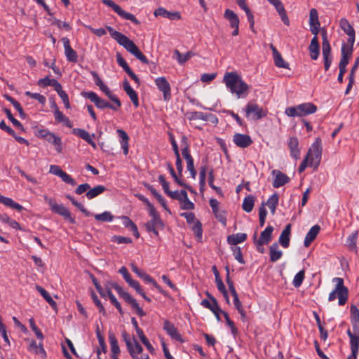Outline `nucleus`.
<instances>
[{
  "instance_id": "f257e3e1",
  "label": "nucleus",
  "mask_w": 359,
  "mask_h": 359,
  "mask_svg": "<svg viewBox=\"0 0 359 359\" xmlns=\"http://www.w3.org/2000/svg\"><path fill=\"white\" fill-rule=\"evenodd\" d=\"M223 82L237 98H245L248 96L250 87L236 72H226L224 76Z\"/></svg>"
},
{
  "instance_id": "f03ea898",
  "label": "nucleus",
  "mask_w": 359,
  "mask_h": 359,
  "mask_svg": "<svg viewBox=\"0 0 359 359\" xmlns=\"http://www.w3.org/2000/svg\"><path fill=\"white\" fill-rule=\"evenodd\" d=\"M107 29L109 32L111 36L116 41V42L124 47V48L140 60L144 64H148L149 60L146 56L139 50L135 43L128 38L123 34L116 31L111 27L107 26Z\"/></svg>"
},
{
  "instance_id": "7ed1b4c3",
  "label": "nucleus",
  "mask_w": 359,
  "mask_h": 359,
  "mask_svg": "<svg viewBox=\"0 0 359 359\" xmlns=\"http://www.w3.org/2000/svg\"><path fill=\"white\" fill-rule=\"evenodd\" d=\"M105 289L107 290V293L108 294V290L111 291V288H114L116 290L118 294L122 297L128 304H130L132 308L135 310L136 313L140 316H144L146 315L145 312L142 310V308L140 307L137 301L127 292H125L123 288L118 285L117 283L107 281L105 285Z\"/></svg>"
},
{
  "instance_id": "20e7f679",
  "label": "nucleus",
  "mask_w": 359,
  "mask_h": 359,
  "mask_svg": "<svg viewBox=\"0 0 359 359\" xmlns=\"http://www.w3.org/2000/svg\"><path fill=\"white\" fill-rule=\"evenodd\" d=\"M322 156L321 140L320 137L316 139L309 149L304 159L307 160L309 166L316 169L320 165Z\"/></svg>"
},
{
  "instance_id": "39448f33",
  "label": "nucleus",
  "mask_w": 359,
  "mask_h": 359,
  "mask_svg": "<svg viewBox=\"0 0 359 359\" xmlns=\"http://www.w3.org/2000/svg\"><path fill=\"white\" fill-rule=\"evenodd\" d=\"M333 282H336L337 284L334 290L330 293L328 300L332 302L338 297L339 305L343 306L347 302L348 290L344 285V280L341 278H334Z\"/></svg>"
},
{
  "instance_id": "423d86ee",
  "label": "nucleus",
  "mask_w": 359,
  "mask_h": 359,
  "mask_svg": "<svg viewBox=\"0 0 359 359\" xmlns=\"http://www.w3.org/2000/svg\"><path fill=\"white\" fill-rule=\"evenodd\" d=\"M317 107L311 102L303 103L296 107H287L285 109V114L290 117L304 116L313 114L316 111Z\"/></svg>"
},
{
  "instance_id": "0eeeda50",
  "label": "nucleus",
  "mask_w": 359,
  "mask_h": 359,
  "mask_svg": "<svg viewBox=\"0 0 359 359\" xmlns=\"http://www.w3.org/2000/svg\"><path fill=\"white\" fill-rule=\"evenodd\" d=\"M45 201L48 204L52 212L62 216L71 224H75V219L72 216L69 210L62 204H57L55 199L44 196Z\"/></svg>"
},
{
  "instance_id": "6e6552de",
  "label": "nucleus",
  "mask_w": 359,
  "mask_h": 359,
  "mask_svg": "<svg viewBox=\"0 0 359 359\" xmlns=\"http://www.w3.org/2000/svg\"><path fill=\"white\" fill-rule=\"evenodd\" d=\"M83 95L89 99L91 102H93L95 106L101 109H104L105 108H109L114 111H118L121 107V102L119 100V104L118 105L116 103H114V104H110L107 101L102 99L98 97L97 95L94 92H86L83 93Z\"/></svg>"
},
{
  "instance_id": "1a4fd4ad",
  "label": "nucleus",
  "mask_w": 359,
  "mask_h": 359,
  "mask_svg": "<svg viewBox=\"0 0 359 359\" xmlns=\"http://www.w3.org/2000/svg\"><path fill=\"white\" fill-rule=\"evenodd\" d=\"M182 144L184 145V147L182 150V154L184 159L187 161V168L189 171L190 175L193 179L196 178V170L194 168V159L190 154V150L189 148V145L187 144V138L185 136H183L182 138Z\"/></svg>"
},
{
  "instance_id": "9d476101",
  "label": "nucleus",
  "mask_w": 359,
  "mask_h": 359,
  "mask_svg": "<svg viewBox=\"0 0 359 359\" xmlns=\"http://www.w3.org/2000/svg\"><path fill=\"white\" fill-rule=\"evenodd\" d=\"M245 116L252 120H259L267 115V110L264 109L258 104L248 102L245 109Z\"/></svg>"
},
{
  "instance_id": "9b49d317",
  "label": "nucleus",
  "mask_w": 359,
  "mask_h": 359,
  "mask_svg": "<svg viewBox=\"0 0 359 359\" xmlns=\"http://www.w3.org/2000/svg\"><path fill=\"white\" fill-rule=\"evenodd\" d=\"M102 4L111 8L115 13H116L120 17L125 20H128L135 23V25H139L140 22L137 20L135 16L130 13H128L123 10L120 6L115 4V2L112 0H102Z\"/></svg>"
},
{
  "instance_id": "f8f14e48",
  "label": "nucleus",
  "mask_w": 359,
  "mask_h": 359,
  "mask_svg": "<svg viewBox=\"0 0 359 359\" xmlns=\"http://www.w3.org/2000/svg\"><path fill=\"white\" fill-rule=\"evenodd\" d=\"M38 137L48 141L49 143L55 145V149L57 152L60 153L62 151L61 138L56 136L54 133L45 129H41L38 131Z\"/></svg>"
},
{
  "instance_id": "ddd939ff",
  "label": "nucleus",
  "mask_w": 359,
  "mask_h": 359,
  "mask_svg": "<svg viewBox=\"0 0 359 359\" xmlns=\"http://www.w3.org/2000/svg\"><path fill=\"white\" fill-rule=\"evenodd\" d=\"M155 84L158 90L163 93V100L168 101L171 97V88L166 78L163 76L156 78Z\"/></svg>"
},
{
  "instance_id": "4468645a",
  "label": "nucleus",
  "mask_w": 359,
  "mask_h": 359,
  "mask_svg": "<svg viewBox=\"0 0 359 359\" xmlns=\"http://www.w3.org/2000/svg\"><path fill=\"white\" fill-rule=\"evenodd\" d=\"M224 18L229 20L231 27L233 29V36H237L239 33L240 20L238 15L231 10L226 9L224 14Z\"/></svg>"
},
{
  "instance_id": "2eb2a0df",
  "label": "nucleus",
  "mask_w": 359,
  "mask_h": 359,
  "mask_svg": "<svg viewBox=\"0 0 359 359\" xmlns=\"http://www.w3.org/2000/svg\"><path fill=\"white\" fill-rule=\"evenodd\" d=\"M339 25L341 28L344 31V32L348 35V38L347 40L348 45L353 46L355 42V30L353 27L351 25L348 21L342 18L340 20Z\"/></svg>"
},
{
  "instance_id": "dca6fc26",
  "label": "nucleus",
  "mask_w": 359,
  "mask_h": 359,
  "mask_svg": "<svg viewBox=\"0 0 359 359\" xmlns=\"http://www.w3.org/2000/svg\"><path fill=\"white\" fill-rule=\"evenodd\" d=\"M144 226L148 232H153L156 236H158V229H163L164 224L161 218H151Z\"/></svg>"
},
{
  "instance_id": "f3484780",
  "label": "nucleus",
  "mask_w": 359,
  "mask_h": 359,
  "mask_svg": "<svg viewBox=\"0 0 359 359\" xmlns=\"http://www.w3.org/2000/svg\"><path fill=\"white\" fill-rule=\"evenodd\" d=\"M310 30L314 36H318L320 27L318 13L316 9L312 8L309 13Z\"/></svg>"
},
{
  "instance_id": "a211bd4d",
  "label": "nucleus",
  "mask_w": 359,
  "mask_h": 359,
  "mask_svg": "<svg viewBox=\"0 0 359 359\" xmlns=\"http://www.w3.org/2000/svg\"><path fill=\"white\" fill-rule=\"evenodd\" d=\"M234 144L241 148H246L252 144V140L248 135L236 133L233 135Z\"/></svg>"
},
{
  "instance_id": "6ab92c4d",
  "label": "nucleus",
  "mask_w": 359,
  "mask_h": 359,
  "mask_svg": "<svg viewBox=\"0 0 359 359\" xmlns=\"http://www.w3.org/2000/svg\"><path fill=\"white\" fill-rule=\"evenodd\" d=\"M62 41L63 42L65 54L67 60L69 62H76L78 59V55L76 52L72 48L69 39L67 37H63Z\"/></svg>"
},
{
  "instance_id": "aec40b11",
  "label": "nucleus",
  "mask_w": 359,
  "mask_h": 359,
  "mask_svg": "<svg viewBox=\"0 0 359 359\" xmlns=\"http://www.w3.org/2000/svg\"><path fill=\"white\" fill-rule=\"evenodd\" d=\"M287 146L290 151V156L295 160L299 159L300 158V148L298 138L297 137H290Z\"/></svg>"
},
{
  "instance_id": "412c9836",
  "label": "nucleus",
  "mask_w": 359,
  "mask_h": 359,
  "mask_svg": "<svg viewBox=\"0 0 359 359\" xmlns=\"http://www.w3.org/2000/svg\"><path fill=\"white\" fill-rule=\"evenodd\" d=\"M272 175L275 177L273 182V186L275 188H279L290 181V178L280 170H273Z\"/></svg>"
},
{
  "instance_id": "4be33fe9",
  "label": "nucleus",
  "mask_w": 359,
  "mask_h": 359,
  "mask_svg": "<svg viewBox=\"0 0 359 359\" xmlns=\"http://www.w3.org/2000/svg\"><path fill=\"white\" fill-rule=\"evenodd\" d=\"M132 271L136 273L140 278L143 279L147 283H151L158 291L161 292V287L158 285V283L147 273L141 271L137 268V266L132 264Z\"/></svg>"
},
{
  "instance_id": "5701e85b",
  "label": "nucleus",
  "mask_w": 359,
  "mask_h": 359,
  "mask_svg": "<svg viewBox=\"0 0 359 359\" xmlns=\"http://www.w3.org/2000/svg\"><path fill=\"white\" fill-rule=\"evenodd\" d=\"M154 14L156 17L162 16L172 20L181 19V15L180 12H170L163 7H159L158 8L156 9Z\"/></svg>"
},
{
  "instance_id": "b1692460",
  "label": "nucleus",
  "mask_w": 359,
  "mask_h": 359,
  "mask_svg": "<svg viewBox=\"0 0 359 359\" xmlns=\"http://www.w3.org/2000/svg\"><path fill=\"white\" fill-rule=\"evenodd\" d=\"M353 53V46L344 43L341 47V57L339 66L346 67Z\"/></svg>"
},
{
  "instance_id": "393cba45",
  "label": "nucleus",
  "mask_w": 359,
  "mask_h": 359,
  "mask_svg": "<svg viewBox=\"0 0 359 359\" xmlns=\"http://www.w3.org/2000/svg\"><path fill=\"white\" fill-rule=\"evenodd\" d=\"M123 88L125 90V92L126 93V94L129 96L133 105L135 107H139V99H138L137 94L130 86V85L127 79H125L124 81L123 82Z\"/></svg>"
},
{
  "instance_id": "a878e982",
  "label": "nucleus",
  "mask_w": 359,
  "mask_h": 359,
  "mask_svg": "<svg viewBox=\"0 0 359 359\" xmlns=\"http://www.w3.org/2000/svg\"><path fill=\"white\" fill-rule=\"evenodd\" d=\"M270 48L272 50L273 57L276 66L280 68L288 69L289 65L285 62L281 56V54L278 51L276 48L273 44H270Z\"/></svg>"
},
{
  "instance_id": "bb28decb",
  "label": "nucleus",
  "mask_w": 359,
  "mask_h": 359,
  "mask_svg": "<svg viewBox=\"0 0 359 359\" xmlns=\"http://www.w3.org/2000/svg\"><path fill=\"white\" fill-rule=\"evenodd\" d=\"M163 329L167 333L174 339L177 341H182L180 334L178 332L177 329L175 325L168 320H165L163 323Z\"/></svg>"
},
{
  "instance_id": "cd10ccee",
  "label": "nucleus",
  "mask_w": 359,
  "mask_h": 359,
  "mask_svg": "<svg viewBox=\"0 0 359 359\" xmlns=\"http://www.w3.org/2000/svg\"><path fill=\"white\" fill-rule=\"evenodd\" d=\"M291 226H292L290 224L286 225L279 237L278 241L280 244L285 248H288L290 245Z\"/></svg>"
},
{
  "instance_id": "c85d7f7f",
  "label": "nucleus",
  "mask_w": 359,
  "mask_h": 359,
  "mask_svg": "<svg viewBox=\"0 0 359 359\" xmlns=\"http://www.w3.org/2000/svg\"><path fill=\"white\" fill-rule=\"evenodd\" d=\"M320 230V228L318 225H314L313 226L309 232L306 233L305 238H304V246L309 247L311 243L316 239V236L319 233Z\"/></svg>"
},
{
  "instance_id": "c756f323",
  "label": "nucleus",
  "mask_w": 359,
  "mask_h": 359,
  "mask_svg": "<svg viewBox=\"0 0 359 359\" xmlns=\"http://www.w3.org/2000/svg\"><path fill=\"white\" fill-rule=\"evenodd\" d=\"M55 106L54 116L55 119L59 123H63L68 128H72V124L68 117L65 116L57 108V104L53 102Z\"/></svg>"
},
{
  "instance_id": "7c9ffc66",
  "label": "nucleus",
  "mask_w": 359,
  "mask_h": 359,
  "mask_svg": "<svg viewBox=\"0 0 359 359\" xmlns=\"http://www.w3.org/2000/svg\"><path fill=\"white\" fill-rule=\"evenodd\" d=\"M310 56L313 60H317L319 55L320 48L317 36H314L312 39L309 47Z\"/></svg>"
},
{
  "instance_id": "2f4dec72",
  "label": "nucleus",
  "mask_w": 359,
  "mask_h": 359,
  "mask_svg": "<svg viewBox=\"0 0 359 359\" xmlns=\"http://www.w3.org/2000/svg\"><path fill=\"white\" fill-rule=\"evenodd\" d=\"M0 203L4 205L13 209H15L19 212L24 210V208L19 203H15L12 198L4 196L0 194Z\"/></svg>"
},
{
  "instance_id": "473e14b6",
  "label": "nucleus",
  "mask_w": 359,
  "mask_h": 359,
  "mask_svg": "<svg viewBox=\"0 0 359 359\" xmlns=\"http://www.w3.org/2000/svg\"><path fill=\"white\" fill-rule=\"evenodd\" d=\"M283 255V252L279 249L278 245L276 243H273L269 248L270 260L275 262L280 259Z\"/></svg>"
},
{
  "instance_id": "72a5a7b5",
  "label": "nucleus",
  "mask_w": 359,
  "mask_h": 359,
  "mask_svg": "<svg viewBox=\"0 0 359 359\" xmlns=\"http://www.w3.org/2000/svg\"><path fill=\"white\" fill-rule=\"evenodd\" d=\"M38 84L43 87L49 86H53L55 91L60 90V88L62 87L61 84L57 80L54 79H50L48 76L39 79L38 81Z\"/></svg>"
},
{
  "instance_id": "f704fd0d",
  "label": "nucleus",
  "mask_w": 359,
  "mask_h": 359,
  "mask_svg": "<svg viewBox=\"0 0 359 359\" xmlns=\"http://www.w3.org/2000/svg\"><path fill=\"white\" fill-rule=\"evenodd\" d=\"M247 239V234L244 233H238L229 235L227 237L229 244L236 245L238 243L244 242Z\"/></svg>"
},
{
  "instance_id": "c9c22d12",
  "label": "nucleus",
  "mask_w": 359,
  "mask_h": 359,
  "mask_svg": "<svg viewBox=\"0 0 359 359\" xmlns=\"http://www.w3.org/2000/svg\"><path fill=\"white\" fill-rule=\"evenodd\" d=\"M117 133L118 134V136L121 139V148L123 149L124 155H127L128 154V141H129V137L127 135V133L122 129H118Z\"/></svg>"
},
{
  "instance_id": "e433bc0d",
  "label": "nucleus",
  "mask_w": 359,
  "mask_h": 359,
  "mask_svg": "<svg viewBox=\"0 0 359 359\" xmlns=\"http://www.w3.org/2000/svg\"><path fill=\"white\" fill-rule=\"evenodd\" d=\"M109 341L111 346V357L118 356L121 351L118 344V341L113 332H109Z\"/></svg>"
},
{
  "instance_id": "4c0bfd02",
  "label": "nucleus",
  "mask_w": 359,
  "mask_h": 359,
  "mask_svg": "<svg viewBox=\"0 0 359 359\" xmlns=\"http://www.w3.org/2000/svg\"><path fill=\"white\" fill-rule=\"evenodd\" d=\"M273 227L272 226H268L261 233L257 241L268 244L272 240V233L273 231Z\"/></svg>"
},
{
  "instance_id": "58836bf2",
  "label": "nucleus",
  "mask_w": 359,
  "mask_h": 359,
  "mask_svg": "<svg viewBox=\"0 0 359 359\" xmlns=\"http://www.w3.org/2000/svg\"><path fill=\"white\" fill-rule=\"evenodd\" d=\"M74 133L80 137L81 138H82L83 140H84L85 141H86L93 148H96L97 146L95 142L91 138L90 135L85 130L80 128L74 129Z\"/></svg>"
},
{
  "instance_id": "ea45409f",
  "label": "nucleus",
  "mask_w": 359,
  "mask_h": 359,
  "mask_svg": "<svg viewBox=\"0 0 359 359\" xmlns=\"http://www.w3.org/2000/svg\"><path fill=\"white\" fill-rule=\"evenodd\" d=\"M182 197L180 202L181 208L183 210H193L194 208V204L189 199L187 193L185 190L181 191Z\"/></svg>"
},
{
  "instance_id": "a19ab883",
  "label": "nucleus",
  "mask_w": 359,
  "mask_h": 359,
  "mask_svg": "<svg viewBox=\"0 0 359 359\" xmlns=\"http://www.w3.org/2000/svg\"><path fill=\"white\" fill-rule=\"evenodd\" d=\"M106 190V187L103 185H97L93 189H89L86 192V197L88 199L91 200L97 196L102 194Z\"/></svg>"
},
{
  "instance_id": "79ce46f5",
  "label": "nucleus",
  "mask_w": 359,
  "mask_h": 359,
  "mask_svg": "<svg viewBox=\"0 0 359 359\" xmlns=\"http://www.w3.org/2000/svg\"><path fill=\"white\" fill-rule=\"evenodd\" d=\"M122 220H123V224L124 225V226L126 228H128L130 231H132L133 233V235L136 238H139L140 234H139L138 229H137L136 224L129 217H128L126 216H123L122 217Z\"/></svg>"
},
{
  "instance_id": "37998d69",
  "label": "nucleus",
  "mask_w": 359,
  "mask_h": 359,
  "mask_svg": "<svg viewBox=\"0 0 359 359\" xmlns=\"http://www.w3.org/2000/svg\"><path fill=\"white\" fill-rule=\"evenodd\" d=\"M29 350L36 354L41 355V358H45L46 356V353L42 346V344H39L38 345L34 340L30 342Z\"/></svg>"
},
{
  "instance_id": "c03bdc74",
  "label": "nucleus",
  "mask_w": 359,
  "mask_h": 359,
  "mask_svg": "<svg viewBox=\"0 0 359 359\" xmlns=\"http://www.w3.org/2000/svg\"><path fill=\"white\" fill-rule=\"evenodd\" d=\"M36 288L37 291L41 294V296L46 299V301L50 305V306L53 309H56L57 303L53 299L48 292L39 285H36Z\"/></svg>"
},
{
  "instance_id": "a18cd8bd",
  "label": "nucleus",
  "mask_w": 359,
  "mask_h": 359,
  "mask_svg": "<svg viewBox=\"0 0 359 359\" xmlns=\"http://www.w3.org/2000/svg\"><path fill=\"white\" fill-rule=\"evenodd\" d=\"M358 238V231H354L351 235H349L346 238V246L349 250L353 251H356V240Z\"/></svg>"
},
{
  "instance_id": "49530a36",
  "label": "nucleus",
  "mask_w": 359,
  "mask_h": 359,
  "mask_svg": "<svg viewBox=\"0 0 359 359\" xmlns=\"http://www.w3.org/2000/svg\"><path fill=\"white\" fill-rule=\"evenodd\" d=\"M278 203V196L277 194H273L267 200L265 205H266L271 210V214L273 215L276 212V209Z\"/></svg>"
},
{
  "instance_id": "de8ad7c7",
  "label": "nucleus",
  "mask_w": 359,
  "mask_h": 359,
  "mask_svg": "<svg viewBox=\"0 0 359 359\" xmlns=\"http://www.w3.org/2000/svg\"><path fill=\"white\" fill-rule=\"evenodd\" d=\"M254 203H255L254 196H251V195L248 196L243 200V202L242 204V208L245 212H250L253 209Z\"/></svg>"
},
{
  "instance_id": "09e8293b",
  "label": "nucleus",
  "mask_w": 359,
  "mask_h": 359,
  "mask_svg": "<svg viewBox=\"0 0 359 359\" xmlns=\"http://www.w3.org/2000/svg\"><path fill=\"white\" fill-rule=\"evenodd\" d=\"M351 349L353 359H357V355L359 351V335L356 334L355 337L350 339Z\"/></svg>"
},
{
  "instance_id": "8fccbe9b",
  "label": "nucleus",
  "mask_w": 359,
  "mask_h": 359,
  "mask_svg": "<svg viewBox=\"0 0 359 359\" xmlns=\"http://www.w3.org/2000/svg\"><path fill=\"white\" fill-rule=\"evenodd\" d=\"M275 8H276L277 12L278 13V14L280 15L283 23L286 25H289L290 20L287 15L286 11H285L282 2L278 4V5Z\"/></svg>"
},
{
  "instance_id": "3c124183",
  "label": "nucleus",
  "mask_w": 359,
  "mask_h": 359,
  "mask_svg": "<svg viewBox=\"0 0 359 359\" xmlns=\"http://www.w3.org/2000/svg\"><path fill=\"white\" fill-rule=\"evenodd\" d=\"M201 305L205 308L210 309L212 312H215V310H218V304L215 298H212V302L208 299H203L201 302Z\"/></svg>"
},
{
  "instance_id": "603ef678",
  "label": "nucleus",
  "mask_w": 359,
  "mask_h": 359,
  "mask_svg": "<svg viewBox=\"0 0 359 359\" xmlns=\"http://www.w3.org/2000/svg\"><path fill=\"white\" fill-rule=\"evenodd\" d=\"M94 217L95 219L101 222H110L114 219V216L108 211H104L101 214H96Z\"/></svg>"
},
{
  "instance_id": "864d4df0",
  "label": "nucleus",
  "mask_w": 359,
  "mask_h": 359,
  "mask_svg": "<svg viewBox=\"0 0 359 359\" xmlns=\"http://www.w3.org/2000/svg\"><path fill=\"white\" fill-rule=\"evenodd\" d=\"M174 53L177 56V60L180 64L185 63L194 55L191 52H187L185 54H182L178 50H175Z\"/></svg>"
},
{
  "instance_id": "5fc2aeb1",
  "label": "nucleus",
  "mask_w": 359,
  "mask_h": 359,
  "mask_svg": "<svg viewBox=\"0 0 359 359\" xmlns=\"http://www.w3.org/2000/svg\"><path fill=\"white\" fill-rule=\"evenodd\" d=\"M100 89L105 93V95L114 102L116 103L118 105L119 104V99L116 95H114L109 88L105 84L100 87Z\"/></svg>"
},
{
  "instance_id": "6e6d98bb",
  "label": "nucleus",
  "mask_w": 359,
  "mask_h": 359,
  "mask_svg": "<svg viewBox=\"0 0 359 359\" xmlns=\"http://www.w3.org/2000/svg\"><path fill=\"white\" fill-rule=\"evenodd\" d=\"M305 277L304 270H301L295 276L292 280V284L295 287H299L302 284Z\"/></svg>"
},
{
  "instance_id": "4d7b16f0",
  "label": "nucleus",
  "mask_w": 359,
  "mask_h": 359,
  "mask_svg": "<svg viewBox=\"0 0 359 359\" xmlns=\"http://www.w3.org/2000/svg\"><path fill=\"white\" fill-rule=\"evenodd\" d=\"M132 348L135 353L133 355H131L132 358L133 359H139L138 355L142 352L143 348L135 339L133 340Z\"/></svg>"
},
{
  "instance_id": "13d9d810",
  "label": "nucleus",
  "mask_w": 359,
  "mask_h": 359,
  "mask_svg": "<svg viewBox=\"0 0 359 359\" xmlns=\"http://www.w3.org/2000/svg\"><path fill=\"white\" fill-rule=\"evenodd\" d=\"M122 337L126 344L127 348H128L130 355H133V354L135 353L132 348L133 341H132L130 335L126 331H124L122 332Z\"/></svg>"
},
{
  "instance_id": "bf43d9fd",
  "label": "nucleus",
  "mask_w": 359,
  "mask_h": 359,
  "mask_svg": "<svg viewBox=\"0 0 359 359\" xmlns=\"http://www.w3.org/2000/svg\"><path fill=\"white\" fill-rule=\"evenodd\" d=\"M4 112L6 113L8 118L12 122V123L14 125V126H15L16 128L20 129V130H23V126L21 124V123L18 121L17 119H15L12 114H11V111L10 109H4Z\"/></svg>"
},
{
  "instance_id": "052dcab7",
  "label": "nucleus",
  "mask_w": 359,
  "mask_h": 359,
  "mask_svg": "<svg viewBox=\"0 0 359 359\" xmlns=\"http://www.w3.org/2000/svg\"><path fill=\"white\" fill-rule=\"evenodd\" d=\"M60 96V97L62 99L65 107L67 109L70 108V103L69 101V97L67 94L64 91L62 88V87L60 88V90L56 91Z\"/></svg>"
},
{
  "instance_id": "680f3d73",
  "label": "nucleus",
  "mask_w": 359,
  "mask_h": 359,
  "mask_svg": "<svg viewBox=\"0 0 359 359\" xmlns=\"http://www.w3.org/2000/svg\"><path fill=\"white\" fill-rule=\"evenodd\" d=\"M25 95L30 97L31 98L36 100L37 101H39V103H41L43 105L45 104V103H46V97L39 93H31L29 91H27L25 93Z\"/></svg>"
},
{
  "instance_id": "e2e57ef3",
  "label": "nucleus",
  "mask_w": 359,
  "mask_h": 359,
  "mask_svg": "<svg viewBox=\"0 0 359 359\" xmlns=\"http://www.w3.org/2000/svg\"><path fill=\"white\" fill-rule=\"evenodd\" d=\"M234 258L241 264H244L245 261L240 247H233L231 248Z\"/></svg>"
},
{
  "instance_id": "0e129e2a",
  "label": "nucleus",
  "mask_w": 359,
  "mask_h": 359,
  "mask_svg": "<svg viewBox=\"0 0 359 359\" xmlns=\"http://www.w3.org/2000/svg\"><path fill=\"white\" fill-rule=\"evenodd\" d=\"M29 325L32 328V330L34 332L36 337L39 339L40 340L43 339V335L41 331L37 327V326L35 325L34 320L33 318H30L29 320Z\"/></svg>"
},
{
  "instance_id": "69168bd1",
  "label": "nucleus",
  "mask_w": 359,
  "mask_h": 359,
  "mask_svg": "<svg viewBox=\"0 0 359 359\" xmlns=\"http://www.w3.org/2000/svg\"><path fill=\"white\" fill-rule=\"evenodd\" d=\"M192 230L196 234V236L197 237L198 240H201L203 229L201 224L198 221H196L194 225L192 227Z\"/></svg>"
},
{
  "instance_id": "338daca9",
  "label": "nucleus",
  "mask_w": 359,
  "mask_h": 359,
  "mask_svg": "<svg viewBox=\"0 0 359 359\" xmlns=\"http://www.w3.org/2000/svg\"><path fill=\"white\" fill-rule=\"evenodd\" d=\"M108 297H109L111 304H114V306L118 311V312L121 314H122L123 313V310H122V308H121V306L120 303L117 301V299H116L114 295L112 294L111 291H109V290H108Z\"/></svg>"
},
{
  "instance_id": "774afa93",
  "label": "nucleus",
  "mask_w": 359,
  "mask_h": 359,
  "mask_svg": "<svg viewBox=\"0 0 359 359\" xmlns=\"http://www.w3.org/2000/svg\"><path fill=\"white\" fill-rule=\"evenodd\" d=\"M112 241L118 243V244H123V243H131L132 240L129 237H124L121 236H114L112 238Z\"/></svg>"
}]
</instances>
